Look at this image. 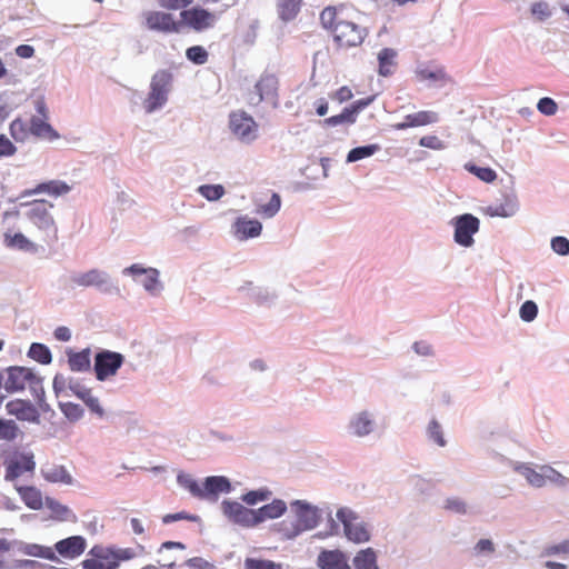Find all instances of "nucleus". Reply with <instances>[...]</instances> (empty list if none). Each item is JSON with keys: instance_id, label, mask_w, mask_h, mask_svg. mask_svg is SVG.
Listing matches in <instances>:
<instances>
[{"instance_id": "f257e3e1", "label": "nucleus", "mask_w": 569, "mask_h": 569, "mask_svg": "<svg viewBox=\"0 0 569 569\" xmlns=\"http://www.w3.org/2000/svg\"><path fill=\"white\" fill-rule=\"evenodd\" d=\"M320 21L325 29L330 30L335 41L340 47H356L366 38V29L348 20L342 10L327 7L320 13Z\"/></svg>"}, {"instance_id": "f03ea898", "label": "nucleus", "mask_w": 569, "mask_h": 569, "mask_svg": "<svg viewBox=\"0 0 569 569\" xmlns=\"http://www.w3.org/2000/svg\"><path fill=\"white\" fill-rule=\"evenodd\" d=\"M38 116H32L29 121L17 118L11 121L9 130L17 142H24L31 137L41 140L53 141L59 138L58 132L48 122V109L43 100L36 103Z\"/></svg>"}, {"instance_id": "7ed1b4c3", "label": "nucleus", "mask_w": 569, "mask_h": 569, "mask_svg": "<svg viewBox=\"0 0 569 569\" xmlns=\"http://www.w3.org/2000/svg\"><path fill=\"white\" fill-rule=\"evenodd\" d=\"M296 518L292 521L283 520L279 523L278 531L286 539H293L306 530L313 529L318 525L317 509L310 505L297 500L292 503Z\"/></svg>"}, {"instance_id": "20e7f679", "label": "nucleus", "mask_w": 569, "mask_h": 569, "mask_svg": "<svg viewBox=\"0 0 569 569\" xmlns=\"http://www.w3.org/2000/svg\"><path fill=\"white\" fill-rule=\"evenodd\" d=\"M6 468L4 479L14 481L24 472L33 473L36 470L34 455L31 451L20 452L19 450L1 449L0 453Z\"/></svg>"}, {"instance_id": "39448f33", "label": "nucleus", "mask_w": 569, "mask_h": 569, "mask_svg": "<svg viewBox=\"0 0 569 569\" xmlns=\"http://www.w3.org/2000/svg\"><path fill=\"white\" fill-rule=\"evenodd\" d=\"M53 208L51 202L46 200H34L29 204L27 211L28 219L40 230L46 233L44 241H56L58 239V228L50 214V209Z\"/></svg>"}, {"instance_id": "423d86ee", "label": "nucleus", "mask_w": 569, "mask_h": 569, "mask_svg": "<svg viewBox=\"0 0 569 569\" xmlns=\"http://www.w3.org/2000/svg\"><path fill=\"white\" fill-rule=\"evenodd\" d=\"M172 74L167 70L157 71L150 83V92L143 102L148 113L161 108L168 100V93L171 89Z\"/></svg>"}, {"instance_id": "0eeeda50", "label": "nucleus", "mask_w": 569, "mask_h": 569, "mask_svg": "<svg viewBox=\"0 0 569 569\" xmlns=\"http://www.w3.org/2000/svg\"><path fill=\"white\" fill-rule=\"evenodd\" d=\"M180 18L184 26L196 32L213 29L219 19L216 12L209 11L200 6L182 10Z\"/></svg>"}, {"instance_id": "6e6552de", "label": "nucleus", "mask_w": 569, "mask_h": 569, "mask_svg": "<svg viewBox=\"0 0 569 569\" xmlns=\"http://www.w3.org/2000/svg\"><path fill=\"white\" fill-rule=\"evenodd\" d=\"M279 80L274 74L263 73L257 81L253 91L250 92V103L259 104L264 101L272 107L279 103Z\"/></svg>"}, {"instance_id": "1a4fd4ad", "label": "nucleus", "mask_w": 569, "mask_h": 569, "mask_svg": "<svg viewBox=\"0 0 569 569\" xmlns=\"http://www.w3.org/2000/svg\"><path fill=\"white\" fill-rule=\"evenodd\" d=\"M337 518L342 522L345 535L350 541L362 543L370 540L369 530L363 523L357 522V516L351 509L340 508Z\"/></svg>"}, {"instance_id": "9d476101", "label": "nucleus", "mask_w": 569, "mask_h": 569, "mask_svg": "<svg viewBox=\"0 0 569 569\" xmlns=\"http://www.w3.org/2000/svg\"><path fill=\"white\" fill-rule=\"evenodd\" d=\"M229 127L243 142H251L258 137V123L244 111L232 112L229 117Z\"/></svg>"}, {"instance_id": "9b49d317", "label": "nucleus", "mask_w": 569, "mask_h": 569, "mask_svg": "<svg viewBox=\"0 0 569 569\" xmlns=\"http://www.w3.org/2000/svg\"><path fill=\"white\" fill-rule=\"evenodd\" d=\"M146 27L149 30L162 33H178L181 29V23L176 21L171 13L150 10L143 13Z\"/></svg>"}, {"instance_id": "f8f14e48", "label": "nucleus", "mask_w": 569, "mask_h": 569, "mask_svg": "<svg viewBox=\"0 0 569 569\" xmlns=\"http://www.w3.org/2000/svg\"><path fill=\"white\" fill-rule=\"evenodd\" d=\"M123 356L119 352L109 350L97 353L94 359L96 377L100 381H104L111 376H114L118 369L123 363Z\"/></svg>"}, {"instance_id": "ddd939ff", "label": "nucleus", "mask_w": 569, "mask_h": 569, "mask_svg": "<svg viewBox=\"0 0 569 569\" xmlns=\"http://www.w3.org/2000/svg\"><path fill=\"white\" fill-rule=\"evenodd\" d=\"M455 241L463 247L473 243V234L479 230V219L470 213H465L455 219Z\"/></svg>"}, {"instance_id": "4468645a", "label": "nucleus", "mask_w": 569, "mask_h": 569, "mask_svg": "<svg viewBox=\"0 0 569 569\" xmlns=\"http://www.w3.org/2000/svg\"><path fill=\"white\" fill-rule=\"evenodd\" d=\"M81 566L83 569H117L112 549L101 546L92 547Z\"/></svg>"}, {"instance_id": "2eb2a0df", "label": "nucleus", "mask_w": 569, "mask_h": 569, "mask_svg": "<svg viewBox=\"0 0 569 569\" xmlns=\"http://www.w3.org/2000/svg\"><path fill=\"white\" fill-rule=\"evenodd\" d=\"M221 507H222V511H223L224 516H227L234 523H238V525H241L244 527L257 526L254 510L248 509L237 501H228V500H224L221 503Z\"/></svg>"}, {"instance_id": "dca6fc26", "label": "nucleus", "mask_w": 569, "mask_h": 569, "mask_svg": "<svg viewBox=\"0 0 569 569\" xmlns=\"http://www.w3.org/2000/svg\"><path fill=\"white\" fill-rule=\"evenodd\" d=\"M36 379L31 369L11 367L8 369V378L4 382V388L8 392L21 391L28 383H32Z\"/></svg>"}, {"instance_id": "f3484780", "label": "nucleus", "mask_w": 569, "mask_h": 569, "mask_svg": "<svg viewBox=\"0 0 569 569\" xmlns=\"http://www.w3.org/2000/svg\"><path fill=\"white\" fill-rule=\"evenodd\" d=\"M8 415L14 416L18 420L38 422L39 412L29 400L14 399L6 405Z\"/></svg>"}, {"instance_id": "a211bd4d", "label": "nucleus", "mask_w": 569, "mask_h": 569, "mask_svg": "<svg viewBox=\"0 0 569 569\" xmlns=\"http://www.w3.org/2000/svg\"><path fill=\"white\" fill-rule=\"evenodd\" d=\"M87 542L82 536H72L54 545L57 552L64 558H77L86 550Z\"/></svg>"}, {"instance_id": "6ab92c4d", "label": "nucleus", "mask_w": 569, "mask_h": 569, "mask_svg": "<svg viewBox=\"0 0 569 569\" xmlns=\"http://www.w3.org/2000/svg\"><path fill=\"white\" fill-rule=\"evenodd\" d=\"M438 121V114L433 111H418L416 113L407 114L405 121L395 123L392 127L396 130H406L411 127H423Z\"/></svg>"}, {"instance_id": "aec40b11", "label": "nucleus", "mask_w": 569, "mask_h": 569, "mask_svg": "<svg viewBox=\"0 0 569 569\" xmlns=\"http://www.w3.org/2000/svg\"><path fill=\"white\" fill-rule=\"evenodd\" d=\"M231 485L224 477L211 476L206 478L201 499L216 500L217 496L221 492H229Z\"/></svg>"}, {"instance_id": "412c9836", "label": "nucleus", "mask_w": 569, "mask_h": 569, "mask_svg": "<svg viewBox=\"0 0 569 569\" xmlns=\"http://www.w3.org/2000/svg\"><path fill=\"white\" fill-rule=\"evenodd\" d=\"M318 565L321 569H350L346 556L337 550L322 551Z\"/></svg>"}, {"instance_id": "4be33fe9", "label": "nucleus", "mask_w": 569, "mask_h": 569, "mask_svg": "<svg viewBox=\"0 0 569 569\" xmlns=\"http://www.w3.org/2000/svg\"><path fill=\"white\" fill-rule=\"evenodd\" d=\"M262 224L258 220L239 218L234 222V234L240 240L258 237L261 233Z\"/></svg>"}, {"instance_id": "5701e85b", "label": "nucleus", "mask_w": 569, "mask_h": 569, "mask_svg": "<svg viewBox=\"0 0 569 569\" xmlns=\"http://www.w3.org/2000/svg\"><path fill=\"white\" fill-rule=\"evenodd\" d=\"M21 500L32 510H40L44 502L41 491L33 486H16Z\"/></svg>"}, {"instance_id": "b1692460", "label": "nucleus", "mask_w": 569, "mask_h": 569, "mask_svg": "<svg viewBox=\"0 0 569 569\" xmlns=\"http://www.w3.org/2000/svg\"><path fill=\"white\" fill-rule=\"evenodd\" d=\"M71 281L79 287H101L107 282V274L98 269L76 274Z\"/></svg>"}, {"instance_id": "393cba45", "label": "nucleus", "mask_w": 569, "mask_h": 569, "mask_svg": "<svg viewBox=\"0 0 569 569\" xmlns=\"http://www.w3.org/2000/svg\"><path fill=\"white\" fill-rule=\"evenodd\" d=\"M517 209V201L513 198L503 197L500 202L488 206L486 208V214L490 217L508 218L513 216Z\"/></svg>"}, {"instance_id": "a878e982", "label": "nucleus", "mask_w": 569, "mask_h": 569, "mask_svg": "<svg viewBox=\"0 0 569 569\" xmlns=\"http://www.w3.org/2000/svg\"><path fill=\"white\" fill-rule=\"evenodd\" d=\"M287 509L286 503L282 500L276 499L271 503L264 505L263 507L254 510L257 525L267 520L274 519L284 513Z\"/></svg>"}, {"instance_id": "bb28decb", "label": "nucleus", "mask_w": 569, "mask_h": 569, "mask_svg": "<svg viewBox=\"0 0 569 569\" xmlns=\"http://www.w3.org/2000/svg\"><path fill=\"white\" fill-rule=\"evenodd\" d=\"M69 190H70V187L66 182L59 181V180H51L48 182L39 183L33 189L27 190L26 194H36V193L46 192L51 196L58 197V196L69 192Z\"/></svg>"}, {"instance_id": "cd10ccee", "label": "nucleus", "mask_w": 569, "mask_h": 569, "mask_svg": "<svg viewBox=\"0 0 569 569\" xmlns=\"http://www.w3.org/2000/svg\"><path fill=\"white\" fill-rule=\"evenodd\" d=\"M42 477L49 482L71 485L73 479L63 466L52 465L41 469Z\"/></svg>"}, {"instance_id": "c85d7f7f", "label": "nucleus", "mask_w": 569, "mask_h": 569, "mask_svg": "<svg viewBox=\"0 0 569 569\" xmlns=\"http://www.w3.org/2000/svg\"><path fill=\"white\" fill-rule=\"evenodd\" d=\"M396 50L391 48H383L378 53L379 69L378 72L382 77H388L393 73V69L396 67Z\"/></svg>"}, {"instance_id": "c756f323", "label": "nucleus", "mask_w": 569, "mask_h": 569, "mask_svg": "<svg viewBox=\"0 0 569 569\" xmlns=\"http://www.w3.org/2000/svg\"><path fill=\"white\" fill-rule=\"evenodd\" d=\"M355 569H379L377 555L372 548L360 550L353 558Z\"/></svg>"}, {"instance_id": "7c9ffc66", "label": "nucleus", "mask_w": 569, "mask_h": 569, "mask_svg": "<svg viewBox=\"0 0 569 569\" xmlns=\"http://www.w3.org/2000/svg\"><path fill=\"white\" fill-rule=\"evenodd\" d=\"M302 0H278V12L283 21L292 20L299 12Z\"/></svg>"}, {"instance_id": "2f4dec72", "label": "nucleus", "mask_w": 569, "mask_h": 569, "mask_svg": "<svg viewBox=\"0 0 569 569\" xmlns=\"http://www.w3.org/2000/svg\"><path fill=\"white\" fill-rule=\"evenodd\" d=\"M69 367L72 371H86L90 368V352L88 349L80 352H73L68 358Z\"/></svg>"}, {"instance_id": "473e14b6", "label": "nucleus", "mask_w": 569, "mask_h": 569, "mask_svg": "<svg viewBox=\"0 0 569 569\" xmlns=\"http://www.w3.org/2000/svg\"><path fill=\"white\" fill-rule=\"evenodd\" d=\"M4 243L9 248H16L24 251L34 250V244L24 234L20 232L14 234L6 232Z\"/></svg>"}, {"instance_id": "72a5a7b5", "label": "nucleus", "mask_w": 569, "mask_h": 569, "mask_svg": "<svg viewBox=\"0 0 569 569\" xmlns=\"http://www.w3.org/2000/svg\"><path fill=\"white\" fill-rule=\"evenodd\" d=\"M22 435L16 421L10 419H0V440L14 441Z\"/></svg>"}, {"instance_id": "f704fd0d", "label": "nucleus", "mask_w": 569, "mask_h": 569, "mask_svg": "<svg viewBox=\"0 0 569 569\" xmlns=\"http://www.w3.org/2000/svg\"><path fill=\"white\" fill-rule=\"evenodd\" d=\"M44 503L57 520L66 521L72 515L71 510L67 506L60 503L59 501L52 498L47 497Z\"/></svg>"}, {"instance_id": "c9c22d12", "label": "nucleus", "mask_w": 569, "mask_h": 569, "mask_svg": "<svg viewBox=\"0 0 569 569\" xmlns=\"http://www.w3.org/2000/svg\"><path fill=\"white\" fill-rule=\"evenodd\" d=\"M76 395L83 400L87 407L100 418L104 416V410L101 407L99 399L93 397L89 389H81L76 391Z\"/></svg>"}, {"instance_id": "e433bc0d", "label": "nucleus", "mask_w": 569, "mask_h": 569, "mask_svg": "<svg viewBox=\"0 0 569 569\" xmlns=\"http://www.w3.org/2000/svg\"><path fill=\"white\" fill-rule=\"evenodd\" d=\"M22 552L27 556L43 558V559H48V560L57 559V557L51 548L36 545V543L26 545L22 548Z\"/></svg>"}, {"instance_id": "4c0bfd02", "label": "nucleus", "mask_w": 569, "mask_h": 569, "mask_svg": "<svg viewBox=\"0 0 569 569\" xmlns=\"http://www.w3.org/2000/svg\"><path fill=\"white\" fill-rule=\"evenodd\" d=\"M379 150H380L379 144H368V146L353 148L349 151V153L347 156V161L356 162L358 160L371 157Z\"/></svg>"}, {"instance_id": "58836bf2", "label": "nucleus", "mask_w": 569, "mask_h": 569, "mask_svg": "<svg viewBox=\"0 0 569 569\" xmlns=\"http://www.w3.org/2000/svg\"><path fill=\"white\" fill-rule=\"evenodd\" d=\"M29 357L42 365H48L52 360L50 350L41 343H32L29 352Z\"/></svg>"}, {"instance_id": "ea45409f", "label": "nucleus", "mask_w": 569, "mask_h": 569, "mask_svg": "<svg viewBox=\"0 0 569 569\" xmlns=\"http://www.w3.org/2000/svg\"><path fill=\"white\" fill-rule=\"evenodd\" d=\"M520 473L527 479V481L537 488H541L546 483L545 472H538L528 466H521L518 468Z\"/></svg>"}, {"instance_id": "a19ab883", "label": "nucleus", "mask_w": 569, "mask_h": 569, "mask_svg": "<svg viewBox=\"0 0 569 569\" xmlns=\"http://www.w3.org/2000/svg\"><path fill=\"white\" fill-rule=\"evenodd\" d=\"M281 200L279 194L272 193L269 202L267 204H259L257 208V213L262 217H273L280 209Z\"/></svg>"}, {"instance_id": "79ce46f5", "label": "nucleus", "mask_w": 569, "mask_h": 569, "mask_svg": "<svg viewBox=\"0 0 569 569\" xmlns=\"http://www.w3.org/2000/svg\"><path fill=\"white\" fill-rule=\"evenodd\" d=\"M244 569H283V566L269 559L247 558Z\"/></svg>"}, {"instance_id": "37998d69", "label": "nucleus", "mask_w": 569, "mask_h": 569, "mask_svg": "<svg viewBox=\"0 0 569 569\" xmlns=\"http://www.w3.org/2000/svg\"><path fill=\"white\" fill-rule=\"evenodd\" d=\"M357 120L350 107L342 110L341 113L325 119V124L335 127L341 123H355Z\"/></svg>"}, {"instance_id": "c03bdc74", "label": "nucleus", "mask_w": 569, "mask_h": 569, "mask_svg": "<svg viewBox=\"0 0 569 569\" xmlns=\"http://www.w3.org/2000/svg\"><path fill=\"white\" fill-rule=\"evenodd\" d=\"M178 483L186 488L192 496L200 498L202 497V488L199 483L189 475L180 473L177 477Z\"/></svg>"}, {"instance_id": "a18cd8bd", "label": "nucleus", "mask_w": 569, "mask_h": 569, "mask_svg": "<svg viewBox=\"0 0 569 569\" xmlns=\"http://www.w3.org/2000/svg\"><path fill=\"white\" fill-rule=\"evenodd\" d=\"M198 192L209 201H216L224 194V188L221 184H202Z\"/></svg>"}, {"instance_id": "49530a36", "label": "nucleus", "mask_w": 569, "mask_h": 569, "mask_svg": "<svg viewBox=\"0 0 569 569\" xmlns=\"http://www.w3.org/2000/svg\"><path fill=\"white\" fill-rule=\"evenodd\" d=\"M351 427L353 429L355 435L362 437L371 431V420L368 418L367 413H360L351 422Z\"/></svg>"}, {"instance_id": "de8ad7c7", "label": "nucleus", "mask_w": 569, "mask_h": 569, "mask_svg": "<svg viewBox=\"0 0 569 569\" xmlns=\"http://www.w3.org/2000/svg\"><path fill=\"white\" fill-rule=\"evenodd\" d=\"M468 171L473 173L481 181L490 183L497 179V173L495 170L488 167H477L475 164L466 166Z\"/></svg>"}, {"instance_id": "09e8293b", "label": "nucleus", "mask_w": 569, "mask_h": 569, "mask_svg": "<svg viewBox=\"0 0 569 569\" xmlns=\"http://www.w3.org/2000/svg\"><path fill=\"white\" fill-rule=\"evenodd\" d=\"M186 57L196 64H204L208 61L209 54L203 47L192 46L187 49Z\"/></svg>"}, {"instance_id": "8fccbe9b", "label": "nucleus", "mask_w": 569, "mask_h": 569, "mask_svg": "<svg viewBox=\"0 0 569 569\" xmlns=\"http://www.w3.org/2000/svg\"><path fill=\"white\" fill-rule=\"evenodd\" d=\"M60 409L63 412V415L72 421H77L81 419L83 416V409L79 405L73 402L60 403Z\"/></svg>"}, {"instance_id": "3c124183", "label": "nucleus", "mask_w": 569, "mask_h": 569, "mask_svg": "<svg viewBox=\"0 0 569 569\" xmlns=\"http://www.w3.org/2000/svg\"><path fill=\"white\" fill-rule=\"evenodd\" d=\"M270 496L271 491H269L268 489H260L247 492L246 495L242 496V500L247 505H256L259 501L268 500Z\"/></svg>"}, {"instance_id": "603ef678", "label": "nucleus", "mask_w": 569, "mask_h": 569, "mask_svg": "<svg viewBox=\"0 0 569 569\" xmlns=\"http://www.w3.org/2000/svg\"><path fill=\"white\" fill-rule=\"evenodd\" d=\"M537 313H538V307L531 300H527L520 307V318L523 321H527V322L532 321L537 317Z\"/></svg>"}, {"instance_id": "864d4df0", "label": "nucleus", "mask_w": 569, "mask_h": 569, "mask_svg": "<svg viewBox=\"0 0 569 569\" xmlns=\"http://www.w3.org/2000/svg\"><path fill=\"white\" fill-rule=\"evenodd\" d=\"M428 433L430 439H432L438 446L443 447L446 445V440L443 438V433L438 421H430L428 427Z\"/></svg>"}, {"instance_id": "5fc2aeb1", "label": "nucleus", "mask_w": 569, "mask_h": 569, "mask_svg": "<svg viewBox=\"0 0 569 569\" xmlns=\"http://www.w3.org/2000/svg\"><path fill=\"white\" fill-rule=\"evenodd\" d=\"M539 112L545 116H553L557 112V103L548 97L541 98L537 104Z\"/></svg>"}, {"instance_id": "6e6d98bb", "label": "nucleus", "mask_w": 569, "mask_h": 569, "mask_svg": "<svg viewBox=\"0 0 569 569\" xmlns=\"http://www.w3.org/2000/svg\"><path fill=\"white\" fill-rule=\"evenodd\" d=\"M159 272L156 269L149 268L146 271L144 278L141 280L142 286L148 291H153L158 286Z\"/></svg>"}, {"instance_id": "4d7b16f0", "label": "nucleus", "mask_w": 569, "mask_h": 569, "mask_svg": "<svg viewBox=\"0 0 569 569\" xmlns=\"http://www.w3.org/2000/svg\"><path fill=\"white\" fill-rule=\"evenodd\" d=\"M445 509L455 513L465 515L467 512V505L459 498H449L445 502Z\"/></svg>"}, {"instance_id": "13d9d810", "label": "nucleus", "mask_w": 569, "mask_h": 569, "mask_svg": "<svg viewBox=\"0 0 569 569\" xmlns=\"http://www.w3.org/2000/svg\"><path fill=\"white\" fill-rule=\"evenodd\" d=\"M419 144L432 150H442L445 148V143L435 134L423 136L420 138Z\"/></svg>"}, {"instance_id": "bf43d9fd", "label": "nucleus", "mask_w": 569, "mask_h": 569, "mask_svg": "<svg viewBox=\"0 0 569 569\" xmlns=\"http://www.w3.org/2000/svg\"><path fill=\"white\" fill-rule=\"evenodd\" d=\"M16 152L17 148L12 141L6 134H0V159L11 157Z\"/></svg>"}, {"instance_id": "052dcab7", "label": "nucleus", "mask_w": 569, "mask_h": 569, "mask_svg": "<svg viewBox=\"0 0 569 569\" xmlns=\"http://www.w3.org/2000/svg\"><path fill=\"white\" fill-rule=\"evenodd\" d=\"M531 13L539 20L543 21L551 16V11L549 9L548 3L546 2H535L531 6Z\"/></svg>"}, {"instance_id": "680f3d73", "label": "nucleus", "mask_w": 569, "mask_h": 569, "mask_svg": "<svg viewBox=\"0 0 569 569\" xmlns=\"http://www.w3.org/2000/svg\"><path fill=\"white\" fill-rule=\"evenodd\" d=\"M418 76L421 80L446 81L448 79L443 69H437L436 71L420 70Z\"/></svg>"}, {"instance_id": "e2e57ef3", "label": "nucleus", "mask_w": 569, "mask_h": 569, "mask_svg": "<svg viewBox=\"0 0 569 569\" xmlns=\"http://www.w3.org/2000/svg\"><path fill=\"white\" fill-rule=\"evenodd\" d=\"M159 7L167 10H179L189 7L192 0H156Z\"/></svg>"}, {"instance_id": "0e129e2a", "label": "nucleus", "mask_w": 569, "mask_h": 569, "mask_svg": "<svg viewBox=\"0 0 569 569\" xmlns=\"http://www.w3.org/2000/svg\"><path fill=\"white\" fill-rule=\"evenodd\" d=\"M112 555L116 559L117 568L119 567L121 561H127L136 558L137 552L132 548H120L112 549Z\"/></svg>"}, {"instance_id": "69168bd1", "label": "nucleus", "mask_w": 569, "mask_h": 569, "mask_svg": "<svg viewBox=\"0 0 569 569\" xmlns=\"http://www.w3.org/2000/svg\"><path fill=\"white\" fill-rule=\"evenodd\" d=\"M551 248L555 252L561 256L569 253V240L565 237H555L551 240Z\"/></svg>"}, {"instance_id": "338daca9", "label": "nucleus", "mask_w": 569, "mask_h": 569, "mask_svg": "<svg viewBox=\"0 0 569 569\" xmlns=\"http://www.w3.org/2000/svg\"><path fill=\"white\" fill-rule=\"evenodd\" d=\"M541 471L545 472L546 480L549 479L550 481L558 485H565L567 481L560 472L549 466H542Z\"/></svg>"}, {"instance_id": "774afa93", "label": "nucleus", "mask_w": 569, "mask_h": 569, "mask_svg": "<svg viewBox=\"0 0 569 569\" xmlns=\"http://www.w3.org/2000/svg\"><path fill=\"white\" fill-rule=\"evenodd\" d=\"M196 519H197L196 516L189 515L186 511H180L177 513H168V515L163 516L162 522L167 525V523H171V522L179 521V520L194 521Z\"/></svg>"}]
</instances>
